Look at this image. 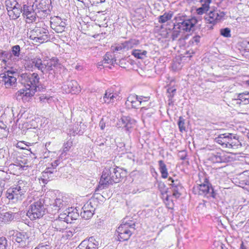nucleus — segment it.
I'll use <instances>...</instances> for the list:
<instances>
[{
	"label": "nucleus",
	"mask_w": 249,
	"mask_h": 249,
	"mask_svg": "<svg viewBox=\"0 0 249 249\" xmlns=\"http://www.w3.org/2000/svg\"><path fill=\"white\" fill-rule=\"evenodd\" d=\"M47 200L36 191H32L28 195L24 203L30 204L27 215L31 220L42 217L45 213V203Z\"/></svg>",
	"instance_id": "nucleus-1"
},
{
	"label": "nucleus",
	"mask_w": 249,
	"mask_h": 249,
	"mask_svg": "<svg viewBox=\"0 0 249 249\" xmlns=\"http://www.w3.org/2000/svg\"><path fill=\"white\" fill-rule=\"evenodd\" d=\"M124 174L122 170L117 167L114 163L107 164L102 172L99 185L95 192L106 189L109 185L119 182Z\"/></svg>",
	"instance_id": "nucleus-2"
},
{
	"label": "nucleus",
	"mask_w": 249,
	"mask_h": 249,
	"mask_svg": "<svg viewBox=\"0 0 249 249\" xmlns=\"http://www.w3.org/2000/svg\"><path fill=\"white\" fill-rule=\"evenodd\" d=\"M29 190V183L26 181L20 180L7 190L6 196L12 203H20L25 197Z\"/></svg>",
	"instance_id": "nucleus-3"
},
{
	"label": "nucleus",
	"mask_w": 249,
	"mask_h": 249,
	"mask_svg": "<svg viewBox=\"0 0 249 249\" xmlns=\"http://www.w3.org/2000/svg\"><path fill=\"white\" fill-rule=\"evenodd\" d=\"M196 185L194 186L193 193L196 195L206 196L207 198H215L216 193L210 183L207 176L202 173L199 175V180Z\"/></svg>",
	"instance_id": "nucleus-4"
},
{
	"label": "nucleus",
	"mask_w": 249,
	"mask_h": 249,
	"mask_svg": "<svg viewBox=\"0 0 249 249\" xmlns=\"http://www.w3.org/2000/svg\"><path fill=\"white\" fill-rule=\"evenodd\" d=\"M44 24H37L36 26L32 30H31L28 33L29 38L36 42L43 43L47 42L50 39L49 32L46 27L42 26Z\"/></svg>",
	"instance_id": "nucleus-5"
},
{
	"label": "nucleus",
	"mask_w": 249,
	"mask_h": 249,
	"mask_svg": "<svg viewBox=\"0 0 249 249\" xmlns=\"http://www.w3.org/2000/svg\"><path fill=\"white\" fill-rule=\"evenodd\" d=\"M33 6H28L26 4L23 5V15L26 18L27 23L35 22L36 24H43L41 19L45 18H42V15L37 10H34Z\"/></svg>",
	"instance_id": "nucleus-6"
},
{
	"label": "nucleus",
	"mask_w": 249,
	"mask_h": 249,
	"mask_svg": "<svg viewBox=\"0 0 249 249\" xmlns=\"http://www.w3.org/2000/svg\"><path fill=\"white\" fill-rule=\"evenodd\" d=\"M150 97L138 96L135 94H130L125 102L128 108H137L140 106H144L145 103L149 100Z\"/></svg>",
	"instance_id": "nucleus-7"
},
{
	"label": "nucleus",
	"mask_w": 249,
	"mask_h": 249,
	"mask_svg": "<svg viewBox=\"0 0 249 249\" xmlns=\"http://www.w3.org/2000/svg\"><path fill=\"white\" fill-rule=\"evenodd\" d=\"M175 26L181 31L190 32L196 23L195 19H185V17L178 16L175 18Z\"/></svg>",
	"instance_id": "nucleus-8"
},
{
	"label": "nucleus",
	"mask_w": 249,
	"mask_h": 249,
	"mask_svg": "<svg viewBox=\"0 0 249 249\" xmlns=\"http://www.w3.org/2000/svg\"><path fill=\"white\" fill-rule=\"evenodd\" d=\"M33 7L35 8V10L39 12V15L41 14L42 18H45L50 14L52 1L51 0H35Z\"/></svg>",
	"instance_id": "nucleus-9"
},
{
	"label": "nucleus",
	"mask_w": 249,
	"mask_h": 249,
	"mask_svg": "<svg viewBox=\"0 0 249 249\" xmlns=\"http://www.w3.org/2000/svg\"><path fill=\"white\" fill-rule=\"evenodd\" d=\"M225 13L217 10L211 11L206 15L205 20L207 24H211L209 28L213 29V25L223 19Z\"/></svg>",
	"instance_id": "nucleus-10"
},
{
	"label": "nucleus",
	"mask_w": 249,
	"mask_h": 249,
	"mask_svg": "<svg viewBox=\"0 0 249 249\" xmlns=\"http://www.w3.org/2000/svg\"><path fill=\"white\" fill-rule=\"evenodd\" d=\"M136 124V121L130 116H123L116 124L118 128L124 129L126 133L130 134Z\"/></svg>",
	"instance_id": "nucleus-11"
},
{
	"label": "nucleus",
	"mask_w": 249,
	"mask_h": 249,
	"mask_svg": "<svg viewBox=\"0 0 249 249\" xmlns=\"http://www.w3.org/2000/svg\"><path fill=\"white\" fill-rule=\"evenodd\" d=\"M139 44L140 41L138 39L131 38L118 44L115 46H112L111 50L113 52L127 51L137 47Z\"/></svg>",
	"instance_id": "nucleus-12"
},
{
	"label": "nucleus",
	"mask_w": 249,
	"mask_h": 249,
	"mask_svg": "<svg viewBox=\"0 0 249 249\" xmlns=\"http://www.w3.org/2000/svg\"><path fill=\"white\" fill-rule=\"evenodd\" d=\"M24 79L22 83L27 87L37 91V88L39 87V77L37 73H33L26 74L24 76Z\"/></svg>",
	"instance_id": "nucleus-13"
},
{
	"label": "nucleus",
	"mask_w": 249,
	"mask_h": 249,
	"mask_svg": "<svg viewBox=\"0 0 249 249\" xmlns=\"http://www.w3.org/2000/svg\"><path fill=\"white\" fill-rule=\"evenodd\" d=\"M15 72L7 71L0 74V83L4 85L6 88H9L15 85L17 82L16 78L14 76Z\"/></svg>",
	"instance_id": "nucleus-14"
},
{
	"label": "nucleus",
	"mask_w": 249,
	"mask_h": 249,
	"mask_svg": "<svg viewBox=\"0 0 249 249\" xmlns=\"http://www.w3.org/2000/svg\"><path fill=\"white\" fill-rule=\"evenodd\" d=\"M120 92L115 90L111 88L106 90L105 93L101 102L107 104H112L115 102L119 100L120 98Z\"/></svg>",
	"instance_id": "nucleus-15"
},
{
	"label": "nucleus",
	"mask_w": 249,
	"mask_h": 249,
	"mask_svg": "<svg viewBox=\"0 0 249 249\" xmlns=\"http://www.w3.org/2000/svg\"><path fill=\"white\" fill-rule=\"evenodd\" d=\"M25 89H21L16 93V98L17 100H22L23 102L30 101L32 97L36 91L25 86Z\"/></svg>",
	"instance_id": "nucleus-16"
},
{
	"label": "nucleus",
	"mask_w": 249,
	"mask_h": 249,
	"mask_svg": "<svg viewBox=\"0 0 249 249\" xmlns=\"http://www.w3.org/2000/svg\"><path fill=\"white\" fill-rule=\"evenodd\" d=\"M208 159L213 163L226 162L229 160V157L223 151L218 150L209 154Z\"/></svg>",
	"instance_id": "nucleus-17"
},
{
	"label": "nucleus",
	"mask_w": 249,
	"mask_h": 249,
	"mask_svg": "<svg viewBox=\"0 0 249 249\" xmlns=\"http://www.w3.org/2000/svg\"><path fill=\"white\" fill-rule=\"evenodd\" d=\"M49 204L55 208V210L58 212L65 208L70 202V198L63 195H59L54 200L51 201Z\"/></svg>",
	"instance_id": "nucleus-18"
},
{
	"label": "nucleus",
	"mask_w": 249,
	"mask_h": 249,
	"mask_svg": "<svg viewBox=\"0 0 249 249\" xmlns=\"http://www.w3.org/2000/svg\"><path fill=\"white\" fill-rule=\"evenodd\" d=\"M133 231L128 229L125 226H122L121 224L116 229L115 235L117 237V240L120 242L128 240L131 235Z\"/></svg>",
	"instance_id": "nucleus-19"
},
{
	"label": "nucleus",
	"mask_w": 249,
	"mask_h": 249,
	"mask_svg": "<svg viewBox=\"0 0 249 249\" xmlns=\"http://www.w3.org/2000/svg\"><path fill=\"white\" fill-rule=\"evenodd\" d=\"M76 209L72 207L67 208L59 215V218L64 219L67 223H71L73 220H76L79 217V213Z\"/></svg>",
	"instance_id": "nucleus-20"
},
{
	"label": "nucleus",
	"mask_w": 249,
	"mask_h": 249,
	"mask_svg": "<svg viewBox=\"0 0 249 249\" xmlns=\"http://www.w3.org/2000/svg\"><path fill=\"white\" fill-rule=\"evenodd\" d=\"M168 181L169 182V185L171 186L173 196L176 198L179 197L181 195L180 192L183 189L180 181L175 177H170Z\"/></svg>",
	"instance_id": "nucleus-21"
},
{
	"label": "nucleus",
	"mask_w": 249,
	"mask_h": 249,
	"mask_svg": "<svg viewBox=\"0 0 249 249\" xmlns=\"http://www.w3.org/2000/svg\"><path fill=\"white\" fill-rule=\"evenodd\" d=\"M63 90L66 93L77 94L81 91L80 87L75 80L67 81L62 87Z\"/></svg>",
	"instance_id": "nucleus-22"
},
{
	"label": "nucleus",
	"mask_w": 249,
	"mask_h": 249,
	"mask_svg": "<svg viewBox=\"0 0 249 249\" xmlns=\"http://www.w3.org/2000/svg\"><path fill=\"white\" fill-rule=\"evenodd\" d=\"M13 239L22 248L26 247L29 243V234L26 232H14L13 235Z\"/></svg>",
	"instance_id": "nucleus-23"
},
{
	"label": "nucleus",
	"mask_w": 249,
	"mask_h": 249,
	"mask_svg": "<svg viewBox=\"0 0 249 249\" xmlns=\"http://www.w3.org/2000/svg\"><path fill=\"white\" fill-rule=\"evenodd\" d=\"M99 242L94 237H90L81 242L76 249H98Z\"/></svg>",
	"instance_id": "nucleus-24"
},
{
	"label": "nucleus",
	"mask_w": 249,
	"mask_h": 249,
	"mask_svg": "<svg viewBox=\"0 0 249 249\" xmlns=\"http://www.w3.org/2000/svg\"><path fill=\"white\" fill-rule=\"evenodd\" d=\"M227 136H228V143L227 148L236 149L241 147L242 145L237 135L229 133Z\"/></svg>",
	"instance_id": "nucleus-25"
},
{
	"label": "nucleus",
	"mask_w": 249,
	"mask_h": 249,
	"mask_svg": "<svg viewBox=\"0 0 249 249\" xmlns=\"http://www.w3.org/2000/svg\"><path fill=\"white\" fill-rule=\"evenodd\" d=\"M143 119H147L151 117L153 114L156 112V110L152 107V103H149L146 106H142L140 109Z\"/></svg>",
	"instance_id": "nucleus-26"
},
{
	"label": "nucleus",
	"mask_w": 249,
	"mask_h": 249,
	"mask_svg": "<svg viewBox=\"0 0 249 249\" xmlns=\"http://www.w3.org/2000/svg\"><path fill=\"white\" fill-rule=\"evenodd\" d=\"M67 223L64 219L60 218L53 221L51 226L56 231L63 232L66 229Z\"/></svg>",
	"instance_id": "nucleus-27"
},
{
	"label": "nucleus",
	"mask_w": 249,
	"mask_h": 249,
	"mask_svg": "<svg viewBox=\"0 0 249 249\" xmlns=\"http://www.w3.org/2000/svg\"><path fill=\"white\" fill-rule=\"evenodd\" d=\"M20 53L21 48L19 45H16L13 46L11 48V53L8 55V59H10V61L13 62H17L19 61V59L20 58Z\"/></svg>",
	"instance_id": "nucleus-28"
},
{
	"label": "nucleus",
	"mask_w": 249,
	"mask_h": 249,
	"mask_svg": "<svg viewBox=\"0 0 249 249\" xmlns=\"http://www.w3.org/2000/svg\"><path fill=\"white\" fill-rule=\"evenodd\" d=\"M181 31L179 30L177 26H175L174 23V28L171 30L170 29L166 30V34L163 35V37L166 38H171L173 40L177 39L181 33Z\"/></svg>",
	"instance_id": "nucleus-29"
},
{
	"label": "nucleus",
	"mask_w": 249,
	"mask_h": 249,
	"mask_svg": "<svg viewBox=\"0 0 249 249\" xmlns=\"http://www.w3.org/2000/svg\"><path fill=\"white\" fill-rule=\"evenodd\" d=\"M18 216V213L8 212L0 213V222L4 223H8L16 218Z\"/></svg>",
	"instance_id": "nucleus-30"
},
{
	"label": "nucleus",
	"mask_w": 249,
	"mask_h": 249,
	"mask_svg": "<svg viewBox=\"0 0 249 249\" xmlns=\"http://www.w3.org/2000/svg\"><path fill=\"white\" fill-rule=\"evenodd\" d=\"M21 13H23V7L21 4H18L11 10H8V14L11 19L15 20L20 17Z\"/></svg>",
	"instance_id": "nucleus-31"
},
{
	"label": "nucleus",
	"mask_w": 249,
	"mask_h": 249,
	"mask_svg": "<svg viewBox=\"0 0 249 249\" xmlns=\"http://www.w3.org/2000/svg\"><path fill=\"white\" fill-rule=\"evenodd\" d=\"M199 2L201 4V6L196 9V12L198 15H202L209 10L211 2L208 0H199Z\"/></svg>",
	"instance_id": "nucleus-32"
},
{
	"label": "nucleus",
	"mask_w": 249,
	"mask_h": 249,
	"mask_svg": "<svg viewBox=\"0 0 249 249\" xmlns=\"http://www.w3.org/2000/svg\"><path fill=\"white\" fill-rule=\"evenodd\" d=\"M229 133L219 134L214 139V142L221 145L223 148H227Z\"/></svg>",
	"instance_id": "nucleus-33"
},
{
	"label": "nucleus",
	"mask_w": 249,
	"mask_h": 249,
	"mask_svg": "<svg viewBox=\"0 0 249 249\" xmlns=\"http://www.w3.org/2000/svg\"><path fill=\"white\" fill-rule=\"evenodd\" d=\"M136 221L132 218L126 217L124 218L121 224L122 226H125L128 229H130L131 231H134L136 226Z\"/></svg>",
	"instance_id": "nucleus-34"
},
{
	"label": "nucleus",
	"mask_w": 249,
	"mask_h": 249,
	"mask_svg": "<svg viewBox=\"0 0 249 249\" xmlns=\"http://www.w3.org/2000/svg\"><path fill=\"white\" fill-rule=\"evenodd\" d=\"M176 92V89L174 87H169L167 89V96L168 98V104L169 106L173 105L174 101L173 98Z\"/></svg>",
	"instance_id": "nucleus-35"
},
{
	"label": "nucleus",
	"mask_w": 249,
	"mask_h": 249,
	"mask_svg": "<svg viewBox=\"0 0 249 249\" xmlns=\"http://www.w3.org/2000/svg\"><path fill=\"white\" fill-rule=\"evenodd\" d=\"M115 55L112 53L107 52L104 56L103 62L105 64H110L114 65L117 64Z\"/></svg>",
	"instance_id": "nucleus-36"
},
{
	"label": "nucleus",
	"mask_w": 249,
	"mask_h": 249,
	"mask_svg": "<svg viewBox=\"0 0 249 249\" xmlns=\"http://www.w3.org/2000/svg\"><path fill=\"white\" fill-rule=\"evenodd\" d=\"M147 52L145 50L138 49L133 50L131 52V54L137 59H143L146 57Z\"/></svg>",
	"instance_id": "nucleus-37"
},
{
	"label": "nucleus",
	"mask_w": 249,
	"mask_h": 249,
	"mask_svg": "<svg viewBox=\"0 0 249 249\" xmlns=\"http://www.w3.org/2000/svg\"><path fill=\"white\" fill-rule=\"evenodd\" d=\"M158 163L159 165V171L161 173V177L163 178H167L168 173L166 164L162 160H159Z\"/></svg>",
	"instance_id": "nucleus-38"
},
{
	"label": "nucleus",
	"mask_w": 249,
	"mask_h": 249,
	"mask_svg": "<svg viewBox=\"0 0 249 249\" xmlns=\"http://www.w3.org/2000/svg\"><path fill=\"white\" fill-rule=\"evenodd\" d=\"M33 63V67H34V70L37 69V70H44V69L43 67V62L42 60L39 56H36L32 58Z\"/></svg>",
	"instance_id": "nucleus-39"
},
{
	"label": "nucleus",
	"mask_w": 249,
	"mask_h": 249,
	"mask_svg": "<svg viewBox=\"0 0 249 249\" xmlns=\"http://www.w3.org/2000/svg\"><path fill=\"white\" fill-rule=\"evenodd\" d=\"M9 133V129L6 124L2 121L0 122V139H2L7 137Z\"/></svg>",
	"instance_id": "nucleus-40"
},
{
	"label": "nucleus",
	"mask_w": 249,
	"mask_h": 249,
	"mask_svg": "<svg viewBox=\"0 0 249 249\" xmlns=\"http://www.w3.org/2000/svg\"><path fill=\"white\" fill-rule=\"evenodd\" d=\"M173 16V12H165L162 15L159 17V22L160 23H163L171 19Z\"/></svg>",
	"instance_id": "nucleus-41"
},
{
	"label": "nucleus",
	"mask_w": 249,
	"mask_h": 249,
	"mask_svg": "<svg viewBox=\"0 0 249 249\" xmlns=\"http://www.w3.org/2000/svg\"><path fill=\"white\" fill-rule=\"evenodd\" d=\"M79 124H75L71 126L69 129V133L70 135L75 136L76 135H82L83 134V130H78Z\"/></svg>",
	"instance_id": "nucleus-42"
},
{
	"label": "nucleus",
	"mask_w": 249,
	"mask_h": 249,
	"mask_svg": "<svg viewBox=\"0 0 249 249\" xmlns=\"http://www.w3.org/2000/svg\"><path fill=\"white\" fill-rule=\"evenodd\" d=\"M62 23H65V22L63 21L61 18L58 17H54L52 18L50 20L51 27L59 26Z\"/></svg>",
	"instance_id": "nucleus-43"
},
{
	"label": "nucleus",
	"mask_w": 249,
	"mask_h": 249,
	"mask_svg": "<svg viewBox=\"0 0 249 249\" xmlns=\"http://www.w3.org/2000/svg\"><path fill=\"white\" fill-rule=\"evenodd\" d=\"M239 99L242 102V105H247L249 104V93H241L238 95Z\"/></svg>",
	"instance_id": "nucleus-44"
},
{
	"label": "nucleus",
	"mask_w": 249,
	"mask_h": 249,
	"mask_svg": "<svg viewBox=\"0 0 249 249\" xmlns=\"http://www.w3.org/2000/svg\"><path fill=\"white\" fill-rule=\"evenodd\" d=\"M24 65L25 69L28 71H33L34 70L32 58L28 57L24 59Z\"/></svg>",
	"instance_id": "nucleus-45"
},
{
	"label": "nucleus",
	"mask_w": 249,
	"mask_h": 249,
	"mask_svg": "<svg viewBox=\"0 0 249 249\" xmlns=\"http://www.w3.org/2000/svg\"><path fill=\"white\" fill-rule=\"evenodd\" d=\"M4 3L7 10V12H8V10H11L14 7L16 6L17 4H19L16 0H5Z\"/></svg>",
	"instance_id": "nucleus-46"
},
{
	"label": "nucleus",
	"mask_w": 249,
	"mask_h": 249,
	"mask_svg": "<svg viewBox=\"0 0 249 249\" xmlns=\"http://www.w3.org/2000/svg\"><path fill=\"white\" fill-rule=\"evenodd\" d=\"M43 67L44 69V70H40V71L42 72L43 74H47L48 72H51L53 71H54L53 67V64H52V63H49V62H47L46 64L43 63Z\"/></svg>",
	"instance_id": "nucleus-47"
},
{
	"label": "nucleus",
	"mask_w": 249,
	"mask_h": 249,
	"mask_svg": "<svg viewBox=\"0 0 249 249\" xmlns=\"http://www.w3.org/2000/svg\"><path fill=\"white\" fill-rule=\"evenodd\" d=\"M27 164V160L26 159H17V161L16 162L15 165L17 166H19L20 168H22L23 170H25L28 165Z\"/></svg>",
	"instance_id": "nucleus-48"
},
{
	"label": "nucleus",
	"mask_w": 249,
	"mask_h": 249,
	"mask_svg": "<svg viewBox=\"0 0 249 249\" xmlns=\"http://www.w3.org/2000/svg\"><path fill=\"white\" fill-rule=\"evenodd\" d=\"M93 201V202L92 201H88L82 207V210H90L92 212L94 213L95 210V207L94 205H93L95 204V201Z\"/></svg>",
	"instance_id": "nucleus-49"
},
{
	"label": "nucleus",
	"mask_w": 249,
	"mask_h": 249,
	"mask_svg": "<svg viewBox=\"0 0 249 249\" xmlns=\"http://www.w3.org/2000/svg\"><path fill=\"white\" fill-rule=\"evenodd\" d=\"M94 213L90 210H82L81 212V216L85 219L90 218L93 215Z\"/></svg>",
	"instance_id": "nucleus-50"
},
{
	"label": "nucleus",
	"mask_w": 249,
	"mask_h": 249,
	"mask_svg": "<svg viewBox=\"0 0 249 249\" xmlns=\"http://www.w3.org/2000/svg\"><path fill=\"white\" fill-rule=\"evenodd\" d=\"M220 35L225 37L231 36V30L229 28H225L220 30Z\"/></svg>",
	"instance_id": "nucleus-51"
},
{
	"label": "nucleus",
	"mask_w": 249,
	"mask_h": 249,
	"mask_svg": "<svg viewBox=\"0 0 249 249\" xmlns=\"http://www.w3.org/2000/svg\"><path fill=\"white\" fill-rule=\"evenodd\" d=\"M178 124L179 131L180 132H182L183 131H185V127L184 126V120L182 117H180L179 118Z\"/></svg>",
	"instance_id": "nucleus-52"
},
{
	"label": "nucleus",
	"mask_w": 249,
	"mask_h": 249,
	"mask_svg": "<svg viewBox=\"0 0 249 249\" xmlns=\"http://www.w3.org/2000/svg\"><path fill=\"white\" fill-rule=\"evenodd\" d=\"M66 26V23H62L60 26L57 27L53 26V28H52L54 31H55L57 33H62L65 31V29Z\"/></svg>",
	"instance_id": "nucleus-53"
},
{
	"label": "nucleus",
	"mask_w": 249,
	"mask_h": 249,
	"mask_svg": "<svg viewBox=\"0 0 249 249\" xmlns=\"http://www.w3.org/2000/svg\"><path fill=\"white\" fill-rule=\"evenodd\" d=\"M7 241L5 237H0V249H6Z\"/></svg>",
	"instance_id": "nucleus-54"
},
{
	"label": "nucleus",
	"mask_w": 249,
	"mask_h": 249,
	"mask_svg": "<svg viewBox=\"0 0 249 249\" xmlns=\"http://www.w3.org/2000/svg\"><path fill=\"white\" fill-rule=\"evenodd\" d=\"M73 142L71 140L68 141L64 143L63 145V150L65 152H68L72 146Z\"/></svg>",
	"instance_id": "nucleus-55"
},
{
	"label": "nucleus",
	"mask_w": 249,
	"mask_h": 249,
	"mask_svg": "<svg viewBox=\"0 0 249 249\" xmlns=\"http://www.w3.org/2000/svg\"><path fill=\"white\" fill-rule=\"evenodd\" d=\"M39 100L41 102L50 103L53 99L52 97L48 96L46 95H42L39 97Z\"/></svg>",
	"instance_id": "nucleus-56"
},
{
	"label": "nucleus",
	"mask_w": 249,
	"mask_h": 249,
	"mask_svg": "<svg viewBox=\"0 0 249 249\" xmlns=\"http://www.w3.org/2000/svg\"><path fill=\"white\" fill-rule=\"evenodd\" d=\"M200 36L198 35L195 36L193 37V38L190 40V43L195 44V45H198L199 43L200 42Z\"/></svg>",
	"instance_id": "nucleus-57"
},
{
	"label": "nucleus",
	"mask_w": 249,
	"mask_h": 249,
	"mask_svg": "<svg viewBox=\"0 0 249 249\" xmlns=\"http://www.w3.org/2000/svg\"><path fill=\"white\" fill-rule=\"evenodd\" d=\"M178 156L181 160H185L187 159V153L186 150H182L178 152Z\"/></svg>",
	"instance_id": "nucleus-58"
},
{
	"label": "nucleus",
	"mask_w": 249,
	"mask_h": 249,
	"mask_svg": "<svg viewBox=\"0 0 249 249\" xmlns=\"http://www.w3.org/2000/svg\"><path fill=\"white\" fill-rule=\"evenodd\" d=\"M35 249H51V247L49 245L40 243Z\"/></svg>",
	"instance_id": "nucleus-59"
},
{
	"label": "nucleus",
	"mask_w": 249,
	"mask_h": 249,
	"mask_svg": "<svg viewBox=\"0 0 249 249\" xmlns=\"http://www.w3.org/2000/svg\"><path fill=\"white\" fill-rule=\"evenodd\" d=\"M9 55V53L5 51L0 50V60L2 58H7Z\"/></svg>",
	"instance_id": "nucleus-60"
},
{
	"label": "nucleus",
	"mask_w": 249,
	"mask_h": 249,
	"mask_svg": "<svg viewBox=\"0 0 249 249\" xmlns=\"http://www.w3.org/2000/svg\"><path fill=\"white\" fill-rule=\"evenodd\" d=\"M158 187H159V190H160V191L161 192V193L162 194H163L164 192H166V189H165V185L163 183H161V182L159 184Z\"/></svg>",
	"instance_id": "nucleus-61"
},
{
	"label": "nucleus",
	"mask_w": 249,
	"mask_h": 249,
	"mask_svg": "<svg viewBox=\"0 0 249 249\" xmlns=\"http://www.w3.org/2000/svg\"><path fill=\"white\" fill-rule=\"evenodd\" d=\"M54 169H53V167H49L46 169L44 174L47 176L49 174H53L54 172Z\"/></svg>",
	"instance_id": "nucleus-62"
},
{
	"label": "nucleus",
	"mask_w": 249,
	"mask_h": 249,
	"mask_svg": "<svg viewBox=\"0 0 249 249\" xmlns=\"http://www.w3.org/2000/svg\"><path fill=\"white\" fill-rule=\"evenodd\" d=\"M61 161L59 159H57L53 162L51 164L52 167H53V169H55L56 167L60 164Z\"/></svg>",
	"instance_id": "nucleus-63"
},
{
	"label": "nucleus",
	"mask_w": 249,
	"mask_h": 249,
	"mask_svg": "<svg viewBox=\"0 0 249 249\" xmlns=\"http://www.w3.org/2000/svg\"><path fill=\"white\" fill-rule=\"evenodd\" d=\"M8 58L9 56L7 58L3 57L1 59V62L7 67H9V65L10 64L9 60H10V59H8Z\"/></svg>",
	"instance_id": "nucleus-64"
}]
</instances>
